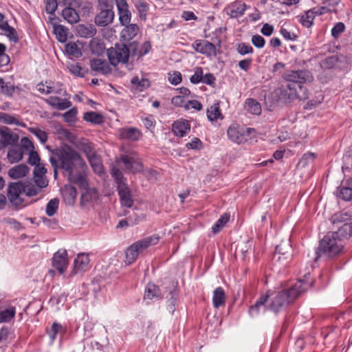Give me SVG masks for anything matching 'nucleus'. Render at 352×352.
Listing matches in <instances>:
<instances>
[{"label": "nucleus", "instance_id": "obj_47", "mask_svg": "<svg viewBox=\"0 0 352 352\" xmlns=\"http://www.w3.org/2000/svg\"><path fill=\"white\" fill-rule=\"evenodd\" d=\"M111 174L114 178L117 186H120L121 184H127L126 179L124 177L122 171L116 167H113L111 169Z\"/></svg>", "mask_w": 352, "mask_h": 352}, {"label": "nucleus", "instance_id": "obj_27", "mask_svg": "<svg viewBox=\"0 0 352 352\" xmlns=\"http://www.w3.org/2000/svg\"><path fill=\"white\" fill-rule=\"evenodd\" d=\"M139 31V28L136 24L126 25V27L121 32L122 41H124L128 43L132 40Z\"/></svg>", "mask_w": 352, "mask_h": 352}, {"label": "nucleus", "instance_id": "obj_42", "mask_svg": "<svg viewBox=\"0 0 352 352\" xmlns=\"http://www.w3.org/2000/svg\"><path fill=\"white\" fill-rule=\"evenodd\" d=\"M69 30L62 25L54 26V32L58 41L64 43L67 40Z\"/></svg>", "mask_w": 352, "mask_h": 352}, {"label": "nucleus", "instance_id": "obj_64", "mask_svg": "<svg viewBox=\"0 0 352 352\" xmlns=\"http://www.w3.org/2000/svg\"><path fill=\"white\" fill-rule=\"evenodd\" d=\"M24 188L23 192L29 197L36 195L41 191L38 187L34 186L33 184H25V183Z\"/></svg>", "mask_w": 352, "mask_h": 352}, {"label": "nucleus", "instance_id": "obj_45", "mask_svg": "<svg viewBox=\"0 0 352 352\" xmlns=\"http://www.w3.org/2000/svg\"><path fill=\"white\" fill-rule=\"evenodd\" d=\"M166 292H168L167 295L166 296V298H167L168 301L169 302L170 305V310L172 311H174V306L175 302L176 301V296L177 294V289L174 284H172L166 290Z\"/></svg>", "mask_w": 352, "mask_h": 352}, {"label": "nucleus", "instance_id": "obj_58", "mask_svg": "<svg viewBox=\"0 0 352 352\" xmlns=\"http://www.w3.org/2000/svg\"><path fill=\"white\" fill-rule=\"evenodd\" d=\"M30 132L34 134L41 143L44 144L47 140V134L45 131L41 130V129L36 127V128H31Z\"/></svg>", "mask_w": 352, "mask_h": 352}, {"label": "nucleus", "instance_id": "obj_15", "mask_svg": "<svg viewBox=\"0 0 352 352\" xmlns=\"http://www.w3.org/2000/svg\"><path fill=\"white\" fill-rule=\"evenodd\" d=\"M116 6L118 10L119 20L122 25L130 23L131 14L129 10V6L126 0H116Z\"/></svg>", "mask_w": 352, "mask_h": 352}, {"label": "nucleus", "instance_id": "obj_25", "mask_svg": "<svg viewBox=\"0 0 352 352\" xmlns=\"http://www.w3.org/2000/svg\"><path fill=\"white\" fill-rule=\"evenodd\" d=\"M89 263V258L88 254H79L74 262V273L76 274L79 272L86 271Z\"/></svg>", "mask_w": 352, "mask_h": 352}, {"label": "nucleus", "instance_id": "obj_54", "mask_svg": "<svg viewBox=\"0 0 352 352\" xmlns=\"http://www.w3.org/2000/svg\"><path fill=\"white\" fill-rule=\"evenodd\" d=\"M16 311L15 307H10L0 311L1 322H8L14 317Z\"/></svg>", "mask_w": 352, "mask_h": 352}, {"label": "nucleus", "instance_id": "obj_37", "mask_svg": "<svg viewBox=\"0 0 352 352\" xmlns=\"http://www.w3.org/2000/svg\"><path fill=\"white\" fill-rule=\"evenodd\" d=\"M1 135L4 146L14 145L16 144L19 140V136L16 134L10 133L8 129L2 130L1 131Z\"/></svg>", "mask_w": 352, "mask_h": 352}, {"label": "nucleus", "instance_id": "obj_10", "mask_svg": "<svg viewBox=\"0 0 352 352\" xmlns=\"http://www.w3.org/2000/svg\"><path fill=\"white\" fill-rule=\"evenodd\" d=\"M252 131H254L252 128L234 124L228 128L227 134L230 140L237 144H241L247 140V136L250 134Z\"/></svg>", "mask_w": 352, "mask_h": 352}, {"label": "nucleus", "instance_id": "obj_5", "mask_svg": "<svg viewBox=\"0 0 352 352\" xmlns=\"http://www.w3.org/2000/svg\"><path fill=\"white\" fill-rule=\"evenodd\" d=\"M109 63L116 67L119 64H127L131 58H133L131 53L130 43H116L114 47L109 48L107 51Z\"/></svg>", "mask_w": 352, "mask_h": 352}, {"label": "nucleus", "instance_id": "obj_40", "mask_svg": "<svg viewBox=\"0 0 352 352\" xmlns=\"http://www.w3.org/2000/svg\"><path fill=\"white\" fill-rule=\"evenodd\" d=\"M351 219H352V214L347 212H340L336 213L331 217V221L333 224L348 223Z\"/></svg>", "mask_w": 352, "mask_h": 352}, {"label": "nucleus", "instance_id": "obj_26", "mask_svg": "<svg viewBox=\"0 0 352 352\" xmlns=\"http://www.w3.org/2000/svg\"><path fill=\"white\" fill-rule=\"evenodd\" d=\"M144 299L148 300H160L162 298V294L158 286L153 283L147 284L145 288Z\"/></svg>", "mask_w": 352, "mask_h": 352}, {"label": "nucleus", "instance_id": "obj_55", "mask_svg": "<svg viewBox=\"0 0 352 352\" xmlns=\"http://www.w3.org/2000/svg\"><path fill=\"white\" fill-rule=\"evenodd\" d=\"M316 155L315 153L311 152H308L305 153L301 157L298 164L302 166V167H305L310 164H312L314 162Z\"/></svg>", "mask_w": 352, "mask_h": 352}, {"label": "nucleus", "instance_id": "obj_44", "mask_svg": "<svg viewBox=\"0 0 352 352\" xmlns=\"http://www.w3.org/2000/svg\"><path fill=\"white\" fill-rule=\"evenodd\" d=\"M140 252L133 244L131 245L126 251V260L125 262L127 265L133 263L138 256Z\"/></svg>", "mask_w": 352, "mask_h": 352}, {"label": "nucleus", "instance_id": "obj_35", "mask_svg": "<svg viewBox=\"0 0 352 352\" xmlns=\"http://www.w3.org/2000/svg\"><path fill=\"white\" fill-rule=\"evenodd\" d=\"M226 302V294L222 287H218L213 292L212 302L215 308L224 305Z\"/></svg>", "mask_w": 352, "mask_h": 352}, {"label": "nucleus", "instance_id": "obj_29", "mask_svg": "<svg viewBox=\"0 0 352 352\" xmlns=\"http://www.w3.org/2000/svg\"><path fill=\"white\" fill-rule=\"evenodd\" d=\"M337 195L344 201L352 200V179L347 181L346 186H340L338 188Z\"/></svg>", "mask_w": 352, "mask_h": 352}, {"label": "nucleus", "instance_id": "obj_51", "mask_svg": "<svg viewBox=\"0 0 352 352\" xmlns=\"http://www.w3.org/2000/svg\"><path fill=\"white\" fill-rule=\"evenodd\" d=\"M316 16L312 9L308 10L305 15H302L300 18V23L305 27L309 28L313 24V20Z\"/></svg>", "mask_w": 352, "mask_h": 352}, {"label": "nucleus", "instance_id": "obj_3", "mask_svg": "<svg viewBox=\"0 0 352 352\" xmlns=\"http://www.w3.org/2000/svg\"><path fill=\"white\" fill-rule=\"evenodd\" d=\"M337 234L329 232L320 241L319 245L316 250L314 260L317 261L321 256L327 258H333L343 252L344 243L340 238L336 237Z\"/></svg>", "mask_w": 352, "mask_h": 352}, {"label": "nucleus", "instance_id": "obj_14", "mask_svg": "<svg viewBox=\"0 0 352 352\" xmlns=\"http://www.w3.org/2000/svg\"><path fill=\"white\" fill-rule=\"evenodd\" d=\"M118 195L120 197V204L126 208H131L133 205L134 200L132 193L127 184H121L117 186Z\"/></svg>", "mask_w": 352, "mask_h": 352}, {"label": "nucleus", "instance_id": "obj_50", "mask_svg": "<svg viewBox=\"0 0 352 352\" xmlns=\"http://www.w3.org/2000/svg\"><path fill=\"white\" fill-rule=\"evenodd\" d=\"M221 116V112L218 104L212 105L207 110V116L209 120L214 121L217 120Z\"/></svg>", "mask_w": 352, "mask_h": 352}, {"label": "nucleus", "instance_id": "obj_39", "mask_svg": "<svg viewBox=\"0 0 352 352\" xmlns=\"http://www.w3.org/2000/svg\"><path fill=\"white\" fill-rule=\"evenodd\" d=\"M83 119L94 124H100L103 122V116L100 113L94 111L85 113Z\"/></svg>", "mask_w": 352, "mask_h": 352}, {"label": "nucleus", "instance_id": "obj_18", "mask_svg": "<svg viewBox=\"0 0 352 352\" xmlns=\"http://www.w3.org/2000/svg\"><path fill=\"white\" fill-rule=\"evenodd\" d=\"M105 60L100 58H93L90 60L91 69L98 74L108 75L112 72V69Z\"/></svg>", "mask_w": 352, "mask_h": 352}, {"label": "nucleus", "instance_id": "obj_20", "mask_svg": "<svg viewBox=\"0 0 352 352\" xmlns=\"http://www.w3.org/2000/svg\"><path fill=\"white\" fill-rule=\"evenodd\" d=\"M118 135L121 140L135 142L140 138L142 133L135 127H123L118 130Z\"/></svg>", "mask_w": 352, "mask_h": 352}, {"label": "nucleus", "instance_id": "obj_9", "mask_svg": "<svg viewBox=\"0 0 352 352\" xmlns=\"http://www.w3.org/2000/svg\"><path fill=\"white\" fill-rule=\"evenodd\" d=\"M24 183L22 182L10 183L8 188V197L15 208L23 206V199L21 197L24 192Z\"/></svg>", "mask_w": 352, "mask_h": 352}, {"label": "nucleus", "instance_id": "obj_36", "mask_svg": "<svg viewBox=\"0 0 352 352\" xmlns=\"http://www.w3.org/2000/svg\"><path fill=\"white\" fill-rule=\"evenodd\" d=\"M333 234H337L336 237L340 238L342 241L344 239H348L352 236V224L349 223H344L336 232H332Z\"/></svg>", "mask_w": 352, "mask_h": 352}, {"label": "nucleus", "instance_id": "obj_11", "mask_svg": "<svg viewBox=\"0 0 352 352\" xmlns=\"http://www.w3.org/2000/svg\"><path fill=\"white\" fill-rule=\"evenodd\" d=\"M347 58L344 55H333L325 58L322 63V67L326 69L332 68H338L340 70H344L348 67Z\"/></svg>", "mask_w": 352, "mask_h": 352}, {"label": "nucleus", "instance_id": "obj_33", "mask_svg": "<svg viewBox=\"0 0 352 352\" xmlns=\"http://www.w3.org/2000/svg\"><path fill=\"white\" fill-rule=\"evenodd\" d=\"M0 30L3 32V34L9 38V39L14 43L19 41V36L16 30L11 27L8 21L2 22L0 24Z\"/></svg>", "mask_w": 352, "mask_h": 352}, {"label": "nucleus", "instance_id": "obj_57", "mask_svg": "<svg viewBox=\"0 0 352 352\" xmlns=\"http://www.w3.org/2000/svg\"><path fill=\"white\" fill-rule=\"evenodd\" d=\"M236 51L240 55L245 56L252 53L254 50L250 45L245 43H240L236 45Z\"/></svg>", "mask_w": 352, "mask_h": 352}, {"label": "nucleus", "instance_id": "obj_34", "mask_svg": "<svg viewBox=\"0 0 352 352\" xmlns=\"http://www.w3.org/2000/svg\"><path fill=\"white\" fill-rule=\"evenodd\" d=\"M245 109L250 113L256 116L260 115L262 111L260 103L254 98H248L245 100Z\"/></svg>", "mask_w": 352, "mask_h": 352}, {"label": "nucleus", "instance_id": "obj_60", "mask_svg": "<svg viewBox=\"0 0 352 352\" xmlns=\"http://www.w3.org/2000/svg\"><path fill=\"white\" fill-rule=\"evenodd\" d=\"M334 8H333V6L327 5H322V6H317L312 8L314 13L318 16L332 12Z\"/></svg>", "mask_w": 352, "mask_h": 352}, {"label": "nucleus", "instance_id": "obj_8", "mask_svg": "<svg viewBox=\"0 0 352 352\" xmlns=\"http://www.w3.org/2000/svg\"><path fill=\"white\" fill-rule=\"evenodd\" d=\"M81 0H63L59 6H65L62 10V16L70 24L76 23L80 20L78 13L76 8L80 6Z\"/></svg>", "mask_w": 352, "mask_h": 352}, {"label": "nucleus", "instance_id": "obj_52", "mask_svg": "<svg viewBox=\"0 0 352 352\" xmlns=\"http://www.w3.org/2000/svg\"><path fill=\"white\" fill-rule=\"evenodd\" d=\"M89 160L91 166H92L94 170L98 174H101L103 173V166L100 163L99 159L93 154L92 156L89 155Z\"/></svg>", "mask_w": 352, "mask_h": 352}, {"label": "nucleus", "instance_id": "obj_7", "mask_svg": "<svg viewBox=\"0 0 352 352\" xmlns=\"http://www.w3.org/2000/svg\"><path fill=\"white\" fill-rule=\"evenodd\" d=\"M283 78L289 83L304 86L303 84L311 82L314 76L309 70L304 68L300 69L296 65H294L292 69L287 70L283 74Z\"/></svg>", "mask_w": 352, "mask_h": 352}, {"label": "nucleus", "instance_id": "obj_2", "mask_svg": "<svg viewBox=\"0 0 352 352\" xmlns=\"http://www.w3.org/2000/svg\"><path fill=\"white\" fill-rule=\"evenodd\" d=\"M309 274L305 275L294 285L272 294L269 309L274 314L283 311L292 304L295 300L313 285V280L309 279Z\"/></svg>", "mask_w": 352, "mask_h": 352}, {"label": "nucleus", "instance_id": "obj_56", "mask_svg": "<svg viewBox=\"0 0 352 352\" xmlns=\"http://www.w3.org/2000/svg\"><path fill=\"white\" fill-rule=\"evenodd\" d=\"M59 201L57 199H51L46 206V214L49 217L53 216L56 213L58 208Z\"/></svg>", "mask_w": 352, "mask_h": 352}, {"label": "nucleus", "instance_id": "obj_30", "mask_svg": "<svg viewBox=\"0 0 352 352\" xmlns=\"http://www.w3.org/2000/svg\"><path fill=\"white\" fill-rule=\"evenodd\" d=\"M77 32L84 38H92L96 34V29L93 24H79L77 26Z\"/></svg>", "mask_w": 352, "mask_h": 352}, {"label": "nucleus", "instance_id": "obj_22", "mask_svg": "<svg viewBox=\"0 0 352 352\" xmlns=\"http://www.w3.org/2000/svg\"><path fill=\"white\" fill-rule=\"evenodd\" d=\"M83 192L80 197V205L84 206L87 204L92 203L98 198V191L96 188H89V184L85 187H79Z\"/></svg>", "mask_w": 352, "mask_h": 352}, {"label": "nucleus", "instance_id": "obj_31", "mask_svg": "<svg viewBox=\"0 0 352 352\" xmlns=\"http://www.w3.org/2000/svg\"><path fill=\"white\" fill-rule=\"evenodd\" d=\"M29 173V168L25 164H19L10 168L8 175L12 179L22 178Z\"/></svg>", "mask_w": 352, "mask_h": 352}, {"label": "nucleus", "instance_id": "obj_17", "mask_svg": "<svg viewBox=\"0 0 352 352\" xmlns=\"http://www.w3.org/2000/svg\"><path fill=\"white\" fill-rule=\"evenodd\" d=\"M99 12L95 16V23L100 27H105L113 22L114 18L113 10L107 9H98Z\"/></svg>", "mask_w": 352, "mask_h": 352}, {"label": "nucleus", "instance_id": "obj_13", "mask_svg": "<svg viewBox=\"0 0 352 352\" xmlns=\"http://www.w3.org/2000/svg\"><path fill=\"white\" fill-rule=\"evenodd\" d=\"M68 265L67 252L65 250H59L53 256V266L59 272L63 274Z\"/></svg>", "mask_w": 352, "mask_h": 352}, {"label": "nucleus", "instance_id": "obj_23", "mask_svg": "<svg viewBox=\"0 0 352 352\" xmlns=\"http://www.w3.org/2000/svg\"><path fill=\"white\" fill-rule=\"evenodd\" d=\"M190 124L184 119L175 121L172 126V131L174 134L179 137L185 136L190 131Z\"/></svg>", "mask_w": 352, "mask_h": 352}, {"label": "nucleus", "instance_id": "obj_61", "mask_svg": "<svg viewBox=\"0 0 352 352\" xmlns=\"http://www.w3.org/2000/svg\"><path fill=\"white\" fill-rule=\"evenodd\" d=\"M8 157L12 162H16L23 158V153L19 150L12 149L8 151Z\"/></svg>", "mask_w": 352, "mask_h": 352}, {"label": "nucleus", "instance_id": "obj_53", "mask_svg": "<svg viewBox=\"0 0 352 352\" xmlns=\"http://www.w3.org/2000/svg\"><path fill=\"white\" fill-rule=\"evenodd\" d=\"M63 331V326L58 322H54L51 329L47 330V333L50 336L52 341H54L56 338V336L59 333H62Z\"/></svg>", "mask_w": 352, "mask_h": 352}, {"label": "nucleus", "instance_id": "obj_21", "mask_svg": "<svg viewBox=\"0 0 352 352\" xmlns=\"http://www.w3.org/2000/svg\"><path fill=\"white\" fill-rule=\"evenodd\" d=\"M131 53L132 56L140 58L149 52L151 49V44L149 41H145L140 47L139 43L137 41L130 42Z\"/></svg>", "mask_w": 352, "mask_h": 352}, {"label": "nucleus", "instance_id": "obj_19", "mask_svg": "<svg viewBox=\"0 0 352 352\" xmlns=\"http://www.w3.org/2000/svg\"><path fill=\"white\" fill-rule=\"evenodd\" d=\"M248 6L241 1H236L231 3L226 8V13L231 18H238L243 16Z\"/></svg>", "mask_w": 352, "mask_h": 352}, {"label": "nucleus", "instance_id": "obj_62", "mask_svg": "<svg viewBox=\"0 0 352 352\" xmlns=\"http://www.w3.org/2000/svg\"><path fill=\"white\" fill-rule=\"evenodd\" d=\"M345 25L342 22L337 23L331 30V35L333 38H337L344 31Z\"/></svg>", "mask_w": 352, "mask_h": 352}, {"label": "nucleus", "instance_id": "obj_32", "mask_svg": "<svg viewBox=\"0 0 352 352\" xmlns=\"http://www.w3.org/2000/svg\"><path fill=\"white\" fill-rule=\"evenodd\" d=\"M159 236L153 235L144 238L142 240L138 241L133 243L136 246L138 251L140 252L146 249L150 245H155L159 241Z\"/></svg>", "mask_w": 352, "mask_h": 352}, {"label": "nucleus", "instance_id": "obj_43", "mask_svg": "<svg viewBox=\"0 0 352 352\" xmlns=\"http://www.w3.org/2000/svg\"><path fill=\"white\" fill-rule=\"evenodd\" d=\"M230 217V214L224 213L222 214L220 218L217 221V222L212 226V231L216 234L219 233L221 230L225 226L226 223L229 221Z\"/></svg>", "mask_w": 352, "mask_h": 352}, {"label": "nucleus", "instance_id": "obj_63", "mask_svg": "<svg viewBox=\"0 0 352 352\" xmlns=\"http://www.w3.org/2000/svg\"><path fill=\"white\" fill-rule=\"evenodd\" d=\"M78 111L76 107L71 109L63 114L64 120L67 122H73L76 120Z\"/></svg>", "mask_w": 352, "mask_h": 352}, {"label": "nucleus", "instance_id": "obj_1", "mask_svg": "<svg viewBox=\"0 0 352 352\" xmlns=\"http://www.w3.org/2000/svg\"><path fill=\"white\" fill-rule=\"evenodd\" d=\"M51 157H56L60 169L71 183L78 187L84 188L87 186V181L82 173L85 163L76 150L65 145L54 149Z\"/></svg>", "mask_w": 352, "mask_h": 352}, {"label": "nucleus", "instance_id": "obj_59", "mask_svg": "<svg viewBox=\"0 0 352 352\" xmlns=\"http://www.w3.org/2000/svg\"><path fill=\"white\" fill-rule=\"evenodd\" d=\"M203 80V69L201 67L195 68V73L190 77V81L192 84H197Z\"/></svg>", "mask_w": 352, "mask_h": 352}, {"label": "nucleus", "instance_id": "obj_16", "mask_svg": "<svg viewBox=\"0 0 352 352\" xmlns=\"http://www.w3.org/2000/svg\"><path fill=\"white\" fill-rule=\"evenodd\" d=\"M270 291L265 295L261 296L255 302V303L251 306L249 309V314L252 317L257 316L259 313L265 312L266 310V302L268 301L270 298Z\"/></svg>", "mask_w": 352, "mask_h": 352}, {"label": "nucleus", "instance_id": "obj_38", "mask_svg": "<svg viewBox=\"0 0 352 352\" xmlns=\"http://www.w3.org/2000/svg\"><path fill=\"white\" fill-rule=\"evenodd\" d=\"M276 254L282 255L285 259L291 258L292 248L288 243H281L276 247Z\"/></svg>", "mask_w": 352, "mask_h": 352}, {"label": "nucleus", "instance_id": "obj_12", "mask_svg": "<svg viewBox=\"0 0 352 352\" xmlns=\"http://www.w3.org/2000/svg\"><path fill=\"white\" fill-rule=\"evenodd\" d=\"M194 50L207 57L217 56L216 46L207 40H197L192 44Z\"/></svg>", "mask_w": 352, "mask_h": 352}, {"label": "nucleus", "instance_id": "obj_41", "mask_svg": "<svg viewBox=\"0 0 352 352\" xmlns=\"http://www.w3.org/2000/svg\"><path fill=\"white\" fill-rule=\"evenodd\" d=\"M89 47L91 52L97 55L101 54L104 50L103 43L98 38H92L89 42Z\"/></svg>", "mask_w": 352, "mask_h": 352}, {"label": "nucleus", "instance_id": "obj_4", "mask_svg": "<svg viewBox=\"0 0 352 352\" xmlns=\"http://www.w3.org/2000/svg\"><path fill=\"white\" fill-rule=\"evenodd\" d=\"M278 100L284 103H289L296 99L305 100L309 98L308 90L305 86L287 82L276 90Z\"/></svg>", "mask_w": 352, "mask_h": 352}, {"label": "nucleus", "instance_id": "obj_6", "mask_svg": "<svg viewBox=\"0 0 352 352\" xmlns=\"http://www.w3.org/2000/svg\"><path fill=\"white\" fill-rule=\"evenodd\" d=\"M116 163L126 172L136 173L141 172L143 169L141 160L135 151H126L121 154L116 160Z\"/></svg>", "mask_w": 352, "mask_h": 352}, {"label": "nucleus", "instance_id": "obj_24", "mask_svg": "<svg viewBox=\"0 0 352 352\" xmlns=\"http://www.w3.org/2000/svg\"><path fill=\"white\" fill-rule=\"evenodd\" d=\"M63 201L68 206H73L76 200L77 190L72 185L67 184L64 186L62 191Z\"/></svg>", "mask_w": 352, "mask_h": 352}, {"label": "nucleus", "instance_id": "obj_46", "mask_svg": "<svg viewBox=\"0 0 352 352\" xmlns=\"http://www.w3.org/2000/svg\"><path fill=\"white\" fill-rule=\"evenodd\" d=\"M131 82L133 85L135 86V88L140 91H143L146 88L150 86V82L146 78L140 79L138 76L132 78Z\"/></svg>", "mask_w": 352, "mask_h": 352}, {"label": "nucleus", "instance_id": "obj_28", "mask_svg": "<svg viewBox=\"0 0 352 352\" xmlns=\"http://www.w3.org/2000/svg\"><path fill=\"white\" fill-rule=\"evenodd\" d=\"M105 330L103 327L97 326L91 322H86L85 324V334L87 338H94L101 334L104 336Z\"/></svg>", "mask_w": 352, "mask_h": 352}, {"label": "nucleus", "instance_id": "obj_48", "mask_svg": "<svg viewBox=\"0 0 352 352\" xmlns=\"http://www.w3.org/2000/svg\"><path fill=\"white\" fill-rule=\"evenodd\" d=\"M104 334L106 333H104ZM94 338L95 339L90 341L91 347L93 349L102 350L103 346H104L107 342L106 335L102 336V337L100 338H98V336Z\"/></svg>", "mask_w": 352, "mask_h": 352}, {"label": "nucleus", "instance_id": "obj_49", "mask_svg": "<svg viewBox=\"0 0 352 352\" xmlns=\"http://www.w3.org/2000/svg\"><path fill=\"white\" fill-rule=\"evenodd\" d=\"M65 51L68 54L76 58L80 57L82 56L80 49L78 47L76 43L73 42H70L66 45Z\"/></svg>", "mask_w": 352, "mask_h": 352}]
</instances>
